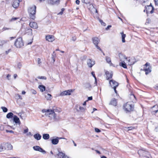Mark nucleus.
<instances>
[{"mask_svg": "<svg viewBox=\"0 0 158 158\" xmlns=\"http://www.w3.org/2000/svg\"><path fill=\"white\" fill-rule=\"evenodd\" d=\"M95 132H99L101 131L100 130H99V129H98V128H95Z\"/></svg>", "mask_w": 158, "mask_h": 158, "instance_id": "obj_47", "label": "nucleus"}, {"mask_svg": "<svg viewBox=\"0 0 158 158\" xmlns=\"http://www.w3.org/2000/svg\"><path fill=\"white\" fill-rule=\"evenodd\" d=\"M93 98L92 96L89 97H88V100H92Z\"/></svg>", "mask_w": 158, "mask_h": 158, "instance_id": "obj_57", "label": "nucleus"}, {"mask_svg": "<svg viewBox=\"0 0 158 158\" xmlns=\"http://www.w3.org/2000/svg\"><path fill=\"white\" fill-rule=\"evenodd\" d=\"M99 21L102 25H103L104 26H105L106 25V24L104 22H103L102 20L100 19Z\"/></svg>", "mask_w": 158, "mask_h": 158, "instance_id": "obj_41", "label": "nucleus"}, {"mask_svg": "<svg viewBox=\"0 0 158 158\" xmlns=\"http://www.w3.org/2000/svg\"><path fill=\"white\" fill-rule=\"evenodd\" d=\"M135 128L134 127H127V129L128 131H130V130H131L133 129H134Z\"/></svg>", "mask_w": 158, "mask_h": 158, "instance_id": "obj_42", "label": "nucleus"}, {"mask_svg": "<svg viewBox=\"0 0 158 158\" xmlns=\"http://www.w3.org/2000/svg\"><path fill=\"white\" fill-rule=\"evenodd\" d=\"M79 109L81 111H82L84 110V108L83 107H82L80 106L79 107Z\"/></svg>", "mask_w": 158, "mask_h": 158, "instance_id": "obj_52", "label": "nucleus"}, {"mask_svg": "<svg viewBox=\"0 0 158 158\" xmlns=\"http://www.w3.org/2000/svg\"><path fill=\"white\" fill-rule=\"evenodd\" d=\"M14 116V114L10 112L6 115V117L8 118H10L13 117Z\"/></svg>", "mask_w": 158, "mask_h": 158, "instance_id": "obj_29", "label": "nucleus"}, {"mask_svg": "<svg viewBox=\"0 0 158 158\" xmlns=\"http://www.w3.org/2000/svg\"><path fill=\"white\" fill-rule=\"evenodd\" d=\"M34 150L36 151H38L39 152L42 153L43 154H45L46 153V152L44 150L42 149L40 147L38 146H34L33 147Z\"/></svg>", "mask_w": 158, "mask_h": 158, "instance_id": "obj_7", "label": "nucleus"}, {"mask_svg": "<svg viewBox=\"0 0 158 158\" xmlns=\"http://www.w3.org/2000/svg\"><path fill=\"white\" fill-rule=\"evenodd\" d=\"M15 45L17 48H20L24 45L23 40H16L15 43Z\"/></svg>", "mask_w": 158, "mask_h": 158, "instance_id": "obj_6", "label": "nucleus"}, {"mask_svg": "<svg viewBox=\"0 0 158 158\" xmlns=\"http://www.w3.org/2000/svg\"><path fill=\"white\" fill-rule=\"evenodd\" d=\"M154 131H155L156 132H158V126H157L154 129Z\"/></svg>", "mask_w": 158, "mask_h": 158, "instance_id": "obj_55", "label": "nucleus"}, {"mask_svg": "<svg viewBox=\"0 0 158 158\" xmlns=\"http://www.w3.org/2000/svg\"><path fill=\"white\" fill-rule=\"evenodd\" d=\"M110 84L112 88L117 87L118 85V83L113 80L110 81Z\"/></svg>", "mask_w": 158, "mask_h": 158, "instance_id": "obj_11", "label": "nucleus"}, {"mask_svg": "<svg viewBox=\"0 0 158 158\" xmlns=\"http://www.w3.org/2000/svg\"><path fill=\"white\" fill-rule=\"evenodd\" d=\"M37 60H38V64H40L41 63V62L40 61V58H38Z\"/></svg>", "mask_w": 158, "mask_h": 158, "instance_id": "obj_56", "label": "nucleus"}, {"mask_svg": "<svg viewBox=\"0 0 158 158\" xmlns=\"http://www.w3.org/2000/svg\"><path fill=\"white\" fill-rule=\"evenodd\" d=\"M143 1V3H142V4H147V2L148 1V0H142Z\"/></svg>", "mask_w": 158, "mask_h": 158, "instance_id": "obj_44", "label": "nucleus"}, {"mask_svg": "<svg viewBox=\"0 0 158 158\" xmlns=\"http://www.w3.org/2000/svg\"><path fill=\"white\" fill-rule=\"evenodd\" d=\"M82 1L83 3L87 4L90 3V0H82Z\"/></svg>", "mask_w": 158, "mask_h": 158, "instance_id": "obj_33", "label": "nucleus"}, {"mask_svg": "<svg viewBox=\"0 0 158 158\" xmlns=\"http://www.w3.org/2000/svg\"><path fill=\"white\" fill-rule=\"evenodd\" d=\"M76 3L77 5H79L80 3V1L79 0H76Z\"/></svg>", "mask_w": 158, "mask_h": 158, "instance_id": "obj_59", "label": "nucleus"}, {"mask_svg": "<svg viewBox=\"0 0 158 158\" xmlns=\"http://www.w3.org/2000/svg\"><path fill=\"white\" fill-rule=\"evenodd\" d=\"M155 4L156 5H158V0H154Z\"/></svg>", "mask_w": 158, "mask_h": 158, "instance_id": "obj_62", "label": "nucleus"}, {"mask_svg": "<svg viewBox=\"0 0 158 158\" xmlns=\"http://www.w3.org/2000/svg\"><path fill=\"white\" fill-rule=\"evenodd\" d=\"M122 62L119 63V65L124 68H127V66L126 64L125 63L124 61H121Z\"/></svg>", "mask_w": 158, "mask_h": 158, "instance_id": "obj_26", "label": "nucleus"}, {"mask_svg": "<svg viewBox=\"0 0 158 158\" xmlns=\"http://www.w3.org/2000/svg\"><path fill=\"white\" fill-rule=\"evenodd\" d=\"M13 121L16 124L20 125L21 122L19 118L16 115H14L13 117Z\"/></svg>", "mask_w": 158, "mask_h": 158, "instance_id": "obj_15", "label": "nucleus"}, {"mask_svg": "<svg viewBox=\"0 0 158 158\" xmlns=\"http://www.w3.org/2000/svg\"><path fill=\"white\" fill-rule=\"evenodd\" d=\"M118 56L121 61H124V59H125L127 60V58L126 57L125 55H124L121 53L118 54Z\"/></svg>", "mask_w": 158, "mask_h": 158, "instance_id": "obj_17", "label": "nucleus"}, {"mask_svg": "<svg viewBox=\"0 0 158 158\" xmlns=\"http://www.w3.org/2000/svg\"><path fill=\"white\" fill-rule=\"evenodd\" d=\"M60 2V0H47L48 3L51 5L58 4Z\"/></svg>", "mask_w": 158, "mask_h": 158, "instance_id": "obj_8", "label": "nucleus"}, {"mask_svg": "<svg viewBox=\"0 0 158 158\" xmlns=\"http://www.w3.org/2000/svg\"><path fill=\"white\" fill-rule=\"evenodd\" d=\"M106 74V78L107 80H109L113 76V73L111 72L110 73L109 72L106 71L105 72Z\"/></svg>", "mask_w": 158, "mask_h": 158, "instance_id": "obj_18", "label": "nucleus"}, {"mask_svg": "<svg viewBox=\"0 0 158 158\" xmlns=\"http://www.w3.org/2000/svg\"><path fill=\"white\" fill-rule=\"evenodd\" d=\"M143 156L144 157V158H149L150 155L149 152L144 151L143 152Z\"/></svg>", "mask_w": 158, "mask_h": 158, "instance_id": "obj_19", "label": "nucleus"}, {"mask_svg": "<svg viewBox=\"0 0 158 158\" xmlns=\"http://www.w3.org/2000/svg\"><path fill=\"white\" fill-rule=\"evenodd\" d=\"M111 27V25H110L107 26V27L106 28V30H108Z\"/></svg>", "mask_w": 158, "mask_h": 158, "instance_id": "obj_58", "label": "nucleus"}, {"mask_svg": "<svg viewBox=\"0 0 158 158\" xmlns=\"http://www.w3.org/2000/svg\"><path fill=\"white\" fill-rule=\"evenodd\" d=\"M36 11V6L34 5L29 7L28 9V12L29 17L31 19L34 20L35 18V13Z\"/></svg>", "mask_w": 158, "mask_h": 158, "instance_id": "obj_3", "label": "nucleus"}, {"mask_svg": "<svg viewBox=\"0 0 158 158\" xmlns=\"http://www.w3.org/2000/svg\"><path fill=\"white\" fill-rule=\"evenodd\" d=\"M121 34L122 40H125V38L126 36L125 34H124L123 32H121Z\"/></svg>", "mask_w": 158, "mask_h": 158, "instance_id": "obj_37", "label": "nucleus"}, {"mask_svg": "<svg viewBox=\"0 0 158 158\" xmlns=\"http://www.w3.org/2000/svg\"><path fill=\"white\" fill-rule=\"evenodd\" d=\"M19 19L18 17H12L10 20V21L12 22L16 20Z\"/></svg>", "mask_w": 158, "mask_h": 158, "instance_id": "obj_38", "label": "nucleus"}, {"mask_svg": "<svg viewBox=\"0 0 158 158\" xmlns=\"http://www.w3.org/2000/svg\"><path fill=\"white\" fill-rule=\"evenodd\" d=\"M39 79H42L44 80H46L47 78L46 77L44 76H39L37 77Z\"/></svg>", "mask_w": 158, "mask_h": 158, "instance_id": "obj_40", "label": "nucleus"}, {"mask_svg": "<svg viewBox=\"0 0 158 158\" xmlns=\"http://www.w3.org/2000/svg\"><path fill=\"white\" fill-rule=\"evenodd\" d=\"M26 33H28V34H32V30L31 28H28L25 30Z\"/></svg>", "mask_w": 158, "mask_h": 158, "instance_id": "obj_31", "label": "nucleus"}, {"mask_svg": "<svg viewBox=\"0 0 158 158\" xmlns=\"http://www.w3.org/2000/svg\"><path fill=\"white\" fill-rule=\"evenodd\" d=\"M29 25L31 28L33 29H36L38 27L37 24L35 22H31L29 23Z\"/></svg>", "mask_w": 158, "mask_h": 158, "instance_id": "obj_14", "label": "nucleus"}, {"mask_svg": "<svg viewBox=\"0 0 158 158\" xmlns=\"http://www.w3.org/2000/svg\"><path fill=\"white\" fill-rule=\"evenodd\" d=\"M46 40H49L50 39H54V36L52 35H48L46 36Z\"/></svg>", "mask_w": 158, "mask_h": 158, "instance_id": "obj_30", "label": "nucleus"}, {"mask_svg": "<svg viewBox=\"0 0 158 158\" xmlns=\"http://www.w3.org/2000/svg\"><path fill=\"white\" fill-rule=\"evenodd\" d=\"M49 135L48 134H43V138L45 140H47L49 139Z\"/></svg>", "mask_w": 158, "mask_h": 158, "instance_id": "obj_28", "label": "nucleus"}, {"mask_svg": "<svg viewBox=\"0 0 158 158\" xmlns=\"http://www.w3.org/2000/svg\"><path fill=\"white\" fill-rule=\"evenodd\" d=\"M38 87L41 92H43L45 90V87L43 85H39Z\"/></svg>", "mask_w": 158, "mask_h": 158, "instance_id": "obj_27", "label": "nucleus"}, {"mask_svg": "<svg viewBox=\"0 0 158 158\" xmlns=\"http://www.w3.org/2000/svg\"><path fill=\"white\" fill-rule=\"evenodd\" d=\"M86 88H89L91 87V85L89 83H87L86 84Z\"/></svg>", "mask_w": 158, "mask_h": 158, "instance_id": "obj_43", "label": "nucleus"}, {"mask_svg": "<svg viewBox=\"0 0 158 158\" xmlns=\"http://www.w3.org/2000/svg\"><path fill=\"white\" fill-rule=\"evenodd\" d=\"M43 112H46V114L47 115H48V117L51 118H53L55 120L60 119V117L59 116H57L56 114L53 110L51 109H44L42 110Z\"/></svg>", "mask_w": 158, "mask_h": 158, "instance_id": "obj_2", "label": "nucleus"}, {"mask_svg": "<svg viewBox=\"0 0 158 158\" xmlns=\"http://www.w3.org/2000/svg\"><path fill=\"white\" fill-rule=\"evenodd\" d=\"M33 136L34 138L38 140L40 139L41 138V135L38 133L35 134Z\"/></svg>", "mask_w": 158, "mask_h": 158, "instance_id": "obj_20", "label": "nucleus"}, {"mask_svg": "<svg viewBox=\"0 0 158 158\" xmlns=\"http://www.w3.org/2000/svg\"><path fill=\"white\" fill-rule=\"evenodd\" d=\"M15 98L16 99H22V98L21 97V96L19 94H17L15 95Z\"/></svg>", "mask_w": 158, "mask_h": 158, "instance_id": "obj_35", "label": "nucleus"}, {"mask_svg": "<svg viewBox=\"0 0 158 158\" xmlns=\"http://www.w3.org/2000/svg\"><path fill=\"white\" fill-rule=\"evenodd\" d=\"M28 131V129L27 128V129H26L24 130L23 133L25 134V133H26Z\"/></svg>", "mask_w": 158, "mask_h": 158, "instance_id": "obj_53", "label": "nucleus"}, {"mask_svg": "<svg viewBox=\"0 0 158 158\" xmlns=\"http://www.w3.org/2000/svg\"><path fill=\"white\" fill-rule=\"evenodd\" d=\"M154 109H156V110L152 111V114H155L158 111V106L156 105L153 106L152 107L153 110Z\"/></svg>", "mask_w": 158, "mask_h": 158, "instance_id": "obj_22", "label": "nucleus"}, {"mask_svg": "<svg viewBox=\"0 0 158 158\" xmlns=\"http://www.w3.org/2000/svg\"><path fill=\"white\" fill-rule=\"evenodd\" d=\"M155 88L156 89H158V84H157L155 86Z\"/></svg>", "mask_w": 158, "mask_h": 158, "instance_id": "obj_64", "label": "nucleus"}, {"mask_svg": "<svg viewBox=\"0 0 158 158\" xmlns=\"http://www.w3.org/2000/svg\"><path fill=\"white\" fill-rule=\"evenodd\" d=\"M1 109H2V110H3V111L4 112H6L7 111V110H8L5 107L2 106L1 107Z\"/></svg>", "mask_w": 158, "mask_h": 158, "instance_id": "obj_36", "label": "nucleus"}, {"mask_svg": "<svg viewBox=\"0 0 158 158\" xmlns=\"http://www.w3.org/2000/svg\"><path fill=\"white\" fill-rule=\"evenodd\" d=\"M3 151V148H2V146L1 144L0 145V152Z\"/></svg>", "mask_w": 158, "mask_h": 158, "instance_id": "obj_54", "label": "nucleus"}, {"mask_svg": "<svg viewBox=\"0 0 158 158\" xmlns=\"http://www.w3.org/2000/svg\"><path fill=\"white\" fill-rule=\"evenodd\" d=\"M27 135L28 136L30 135L32 136V135L31 134V133L30 132L27 134Z\"/></svg>", "mask_w": 158, "mask_h": 158, "instance_id": "obj_63", "label": "nucleus"}, {"mask_svg": "<svg viewBox=\"0 0 158 158\" xmlns=\"http://www.w3.org/2000/svg\"><path fill=\"white\" fill-rule=\"evenodd\" d=\"M1 144L3 148V151L4 150H11L13 148V146L10 143H2Z\"/></svg>", "mask_w": 158, "mask_h": 158, "instance_id": "obj_5", "label": "nucleus"}, {"mask_svg": "<svg viewBox=\"0 0 158 158\" xmlns=\"http://www.w3.org/2000/svg\"><path fill=\"white\" fill-rule=\"evenodd\" d=\"M116 87H113V88H113L114 91V92H115V93L116 94H117V90H116Z\"/></svg>", "mask_w": 158, "mask_h": 158, "instance_id": "obj_61", "label": "nucleus"}, {"mask_svg": "<svg viewBox=\"0 0 158 158\" xmlns=\"http://www.w3.org/2000/svg\"><path fill=\"white\" fill-rule=\"evenodd\" d=\"M106 60L107 63L110 64V65H112L113 64L111 62V58L108 56H106Z\"/></svg>", "mask_w": 158, "mask_h": 158, "instance_id": "obj_25", "label": "nucleus"}, {"mask_svg": "<svg viewBox=\"0 0 158 158\" xmlns=\"http://www.w3.org/2000/svg\"><path fill=\"white\" fill-rule=\"evenodd\" d=\"M53 110V112H58V113L60 112L61 111V109L55 106L53 107L52 110Z\"/></svg>", "mask_w": 158, "mask_h": 158, "instance_id": "obj_23", "label": "nucleus"}, {"mask_svg": "<svg viewBox=\"0 0 158 158\" xmlns=\"http://www.w3.org/2000/svg\"><path fill=\"white\" fill-rule=\"evenodd\" d=\"M31 92L32 93L34 94H35L37 93L36 91L34 89H31Z\"/></svg>", "mask_w": 158, "mask_h": 158, "instance_id": "obj_46", "label": "nucleus"}, {"mask_svg": "<svg viewBox=\"0 0 158 158\" xmlns=\"http://www.w3.org/2000/svg\"><path fill=\"white\" fill-rule=\"evenodd\" d=\"M93 42L94 44L95 45L96 47L97 48L100 50L101 51L103 55H105V53L103 52L102 51L101 49L98 46V44L100 42V40H93Z\"/></svg>", "mask_w": 158, "mask_h": 158, "instance_id": "obj_9", "label": "nucleus"}, {"mask_svg": "<svg viewBox=\"0 0 158 158\" xmlns=\"http://www.w3.org/2000/svg\"><path fill=\"white\" fill-rule=\"evenodd\" d=\"M46 97L48 100H51L52 98V95L49 94H48L47 96H46Z\"/></svg>", "mask_w": 158, "mask_h": 158, "instance_id": "obj_34", "label": "nucleus"}, {"mask_svg": "<svg viewBox=\"0 0 158 158\" xmlns=\"http://www.w3.org/2000/svg\"><path fill=\"white\" fill-rule=\"evenodd\" d=\"M6 132H10V133H14V132L12 131V130H10V131H9V130H6Z\"/></svg>", "mask_w": 158, "mask_h": 158, "instance_id": "obj_50", "label": "nucleus"}, {"mask_svg": "<svg viewBox=\"0 0 158 158\" xmlns=\"http://www.w3.org/2000/svg\"><path fill=\"white\" fill-rule=\"evenodd\" d=\"M10 28H7V27H4L2 29V30L3 31H5V30H9L10 29Z\"/></svg>", "mask_w": 158, "mask_h": 158, "instance_id": "obj_48", "label": "nucleus"}, {"mask_svg": "<svg viewBox=\"0 0 158 158\" xmlns=\"http://www.w3.org/2000/svg\"><path fill=\"white\" fill-rule=\"evenodd\" d=\"M125 110L127 112L132 111L134 110V106L130 102H127L124 105Z\"/></svg>", "mask_w": 158, "mask_h": 158, "instance_id": "obj_4", "label": "nucleus"}, {"mask_svg": "<svg viewBox=\"0 0 158 158\" xmlns=\"http://www.w3.org/2000/svg\"><path fill=\"white\" fill-rule=\"evenodd\" d=\"M73 89H69L67 90H65L67 95H70L71 94V92L73 91Z\"/></svg>", "mask_w": 158, "mask_h": 158, "instance_id": "obj_32", "label": "nucleus"}, {"mask_svg": "<svg viewBox=\"0 0 158 158\" xmlns=\"http://www.w3.org/2000/svg\"><path fill=\"white\" fill-rule=\"evenodd\" d=\"M64 8H62L61 9V11L59 13V14L60 15H62L63 14V12L64 10Z\"/></svg>", "mask_w": 158, "mask_h": 158, "instance_id": "obj_45", "label": "nucleus"}, {"mask_svg": "<svg viewBox=\"0 0 158 158\" xmlns=\"http://www.w3.org/2000/svg\"><path fill=\"white\" fill-rule=\"evenodd\" d=\"M143 6H145L143 12L146 13L148 16H152L156 13V10L155 9L151 3L149 5L143 4Z\"/></svg>", "mask_w": 158, "mask_h": 158, "instance_id": "obj_1", "label": "nucleus"}, {"mask_svg": "<svg viewBox=\"0 0 158 158\" xmlns=\"http://www.w3.org/2000/svg\"><path fill=\"white\" fill-rule=\"evenodd\" d=\"M117 102L116 99L114 98H113L111 101L110 104L114 106H116L117 105Z\"/></svg>", "mask_w": 158, "mask_h": 158, "instance_id": "obj_21", "label": "nucleus"}, {"mask_svg": "<svg viewBox=\"0 0 158 158\" xmlns=\"http://www.w3.org/2000/svg\"><path fill=\"white\" fill-rule=\"evenodd\" d=\"M61 139V138H59L58 137H56L55 139H51L52 143L53 144L56 145L59 142V139Z\"/></svg>", "mask_w": 158, "mask_h": 158, "instance_id": "obj_16", "label": "nucleus"}, {"mask_svg": "<svg viewBox=\"0 0 158 158\" xmlns=\"http://www.w3.org/2000/svg\"><path fill=\"white\" fill-rule=\"evenodd\" d=\"M11 51V49H10L8 50V51H6L5 52L6 54L7 55L8 53Z\"/></svg>", "mask_w": 158, "mask_h": 158, "instance_id": "obj_51", "label": "nucleus"}, {"mask_svg": "<svg viewBox=\"0 0 158 158\" xmlns=\"http://www.w3.org/2000/svg\"><path fill=\"white\" fill-rule=\"evenodd\" d=\"M20 2L19 0H14L12 4L13 6L15 8H17L19 6Z\"/></svg>", "mask_w": 158, "mask_h": 158, "instance_id": "obj_13", "label": "nucleus"}, {"mask_svg": "<svg viewBox=\"0 0 158 158\" xmlns=\"http://www.w3.org/2000/svg\"><path fill=\"white\" fill-rule=\"evenodd\" d=\"M145 66L147 67L148 66V68L144 69L143 70L145 72V74L147 75L151 72V70L149 68V64L148 63H147L145 64Z\"/></svg>", "mask_w": 158, "mask_h": 158, "instance_id": "obj_12", "label": "nucleus"}, {"mask_svg": "<svg viewBox=\"0 0 158 158\" xmlns=\"http://www.w3.org/2000/svg\"><path fill=\"white\" fill-rule=\"evenodd\" d=\"M56 56V53L55 52V51H54L52 54V57H55Z\"/></svg>", "mask_w": 158, "mask_h": 158, "instance_id": "obj_60", "label": "nucleus"}, {"mask_svg": "<svg viewBox=\"0 0 158 158\" xmlns=\"http://www.w3.org/2000/svg\"><path fill=\"white\" fill-rule=\"evenodd\" d=\"M65 154L62 152H59L58 153L57 155V158H63Z\"/></svg>", "mask_w": 158, "mask_h": 158, "instance_id": "obj_24", "label": "nucleus"}, {"mask_svg": "<svg viewBox=\"0 0 158 158\" xmlns=\"http://www.w3.org/2000/svg\"><path fill=\"white\" fill-rule=\"evenodd\" d=\"M95 64V61H92L91 59H89L87 60V64L88 67L91 68Z\"/></svg>", "mask_w": 158, "mask_h": 158, "instance_id": "obj_10", "label": "nucleus"}, {"mask_svg": "<svg viewBox=\"0 0 158 158\" xmlns=\"http://www.w3.org/2000/svg\"><path fill=\"white\" fill-rule=\"evenodd\" d=\"M22 66V64L20 63H19L18 64V67L19 69H20Z\"/></svg>", "mask_w": 158, "mask_h": 158, "instance_id": "obj_49", "label": "nucleus"}, {"mask_svg": "<svg viewBox=\"0 0 158 158\" xmlns=\"http://www.w3.org/2000/svg\"><path fill=\"white\" fill-rule=\"evenodd\" d=\"M60 96H64L65 95H66L67 94H66L65 90L64 91H63V92H62L61 93H60Z\"/></svg>", "mask_w": 158, "mask_h": 158, "instance_id": "obj_39", "label": "nucleus"}]
</instances>
